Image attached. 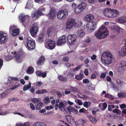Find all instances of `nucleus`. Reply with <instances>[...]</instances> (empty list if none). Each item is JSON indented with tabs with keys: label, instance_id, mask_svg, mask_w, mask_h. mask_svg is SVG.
Listing matches in <instances>:
<instances>
[{
	"label": "nucleus",
	"instance_id": "f257e3e1",
	"mask_svg": "<svg viewBox=\"0 0 126 126\" xmlns=\"http://www.w3.org/2000/svg\"><path fill=\"white\" fill-rule=\"evenodd\" d=\"M107 29L103 26H101L100 29L95 34V36L98 39H101L106 37L109 34Z\"/></svg>",
	"mask_w": 126,
	"mask_h": 126
},
{
	"label": "nucleus",
	"instance_id": "f03ea898",
	"mask_svg": "<svg viewBox=\"0 0 126 126\" xmlns=\"http://www.w3.org/2000/svg\"><path fill=\"white\" fill-rule=\"evenodd\" d=\"M112 55L110 52H103L101 57L102 62L106 64H109L111 62L112 59Z\"/></svg>",
	"mask_w": 126,
	"mask_h": 126
},
{
	"label": "nucleus",
	"instance_id": "7ed1b4c3",
	"mask_svg": "<svg viewBox=\"0 0 126 126\" xmlns=\"http://www.w3.org/2000/svg\"><path fill=\"white\" fill-rule=\"evenodd\" d=\"M19 19L22 25L26 27L29 25L30 17L28 15L22 14L19 16Z\"/></svg>",
	"mask_w": 126,
	"mask_h": 126
},
{
	"label": "nucleus",
	"instance_id": "20e7f679",
	"mask_svg": "<svg viewBox=\"0 0 126 126\" xmlns=\"http://www.w3.org/2000/svg\"><path fill=\"white\" fill-rule=\"evenodd\" d=\"M26 42L25 44V46L28 50H33L35 47V41L30 39L29 38L27 39Z\"/></svg>",
	"mask_w": 126,
	"mask_h": 126
},
{
	"label": "nucleus",
	"instance_id": "39448f33",
	"mask_svg": "<svg viewBox=\"0 0 126 126\" xmlns=\"http://www.w3.org/2000/svg\"><path fill=\"white\" fill-rule=\"evenodd\" d=\"M68 11L66 9L59 11L57 14V18L60 20L64 19L67 16Z\"/></svg>",
	"mask_w": 126,
	"mask_h": 126
},
{
	"label": "nucleus",
	"instance_id": "423d86ee",
	"mask_svg": "<svg viewBox=\"0 0 126 126\" xmlns=\"http://www.w3.org/2000/svg\"><path fill=\"white\" fill-rule=\"evenodd\" d=\"M38 30L39 28L38 26H34L32 25L30 29V33L32 37H35L37 35Z\"/></svg>",
	"mask_w": 126,
	"mask_h": 126
},
{
	"label": "nucleus",
	"instance_id": "0eeeda50",
	"mask_svg": "<svg viewBox=\"0 0 126 126\" xmlns=\"http://www.w3.org/2000/svg\"><path fill=\"white\" fill-rule=\"evenodd\" d=\"M77 35L75 34L69 35L67 37V42L70 45L73 44L76 40Z\"/></svg>",
	"mask_w": 126,
	"mask_h": 126
},
{
	"label": "nucleus",
	"instance_id": "6e6552de",
	"mask_svg": "<svg viewBox=\"0 0 126 126\" xmlns=\"http://www.w3.org/2000/svg\"><path fill=\"white\" fill-rule=\"evenodd\" d=\"M9 32L10 33H12V36H16L19 34V32L18 29L16 28V26H12L9 29Z\"/></svg>",
	"mask_w": 126,
	"mask_h": 126
},
{
	"label": "nucleus",
	"instance_id": "1a4fd4ad",
	"mask_svg": "<svg viewBox=\"0 0 126 126\" xmlns=\"http://www.w3.org/2000/svg\"><path fill=\"white\" fill-rule=\"evenodd\" d=\"M66 112L68 114H70L71 113L77 114L78 113V110L73 107L68 106L66 107Z\"/></svg>",
	"mask_w": 126,
	"mask_h": 126
},
{
	"label": "nucleus",
	"instance_id": "9d476101",
	"mask_svg": "<svg viewBox=\"0 0 126 126\" xmlns=\"http://www.w3.org/2000/svg\"><path fill=\"white\" fill-rule=\"evenodd\" d=\"M75 20L74 19L68 20L66 23V29H71L73 26H74V21Z\"/></svg>",
	"mask_w": 126,
	"mask_h": 126
},
{
	"label": "nucleus",
	"instance_id": "9b49d317",
	"mask_svg": "<svg viewBox=\"0 0 126 126\" xmlns=\"http://www.w3.org/2000/svg\"><path fill=\"white\" fill-rule=\"evenodd\" d=\"M55 43L53 41H48L45 44V47L51 49H54L55 47Z\"/></svg>",
	"mask_w": 126,
	"mask_h": 126
},
{
	"label": "nucleus",
	"instance_id": "f8f14e48",
	"mask_svg": "<svg viewBox=\"0 0 126 126\" xmlns=\"http://www.w3.org/2000/svg\"><path fill=\"white\" fill-rule=\"evenodd\" d=\"M66 42V36L65 35H63L58 38L57 44V45H61L62 44H65Z\"/></svg>",
	"mask_w": 126,
	"mask_h": 126
},
{
	"label": "nucleus",
	"instance_id": "ddd939ff",
	"mask_svg": "<svg viewBox=\"0 0 126 126\" xmlns=\"http://www.w3.org/2000/svg\"><path fill=\"white\" fill-rule=\"evenodd\" d=\"M94 23H92L91 26H88L87 25V29L88 31H89V32H90L94 31L96 27V24L94 22Z\"/></svg>",
	"mask_w": 126,
	"mask_h": 126
},
{
	"label": "nucleus",
	"instance_id": "4468645a",
	"mask_svg": "<svg viewBox=\"0 0 126 126\" xmlns=\"http://www.w3.org/2000/svg\"><path fill=\"white\" fill-rule=\"evenodd\" d=\"M111 13L110 18L116 17L118 16L120 14L118 10L113 9H111Z\"/></svg>",
	"mask_w": 126,
	"mask_h": 126
},
{
	"label": "nucleus",
	"instance_id": "2eb2a0df",
	"mask_svg": "<svg viewBox=\"0 0 126 126\" xmlns=\"http://www.w3.org/2000/svg\"><path fill=\"white\" fill-rule=\"evenodd\" d=\"M6 36L4 35L2 32H0V44H2L6 42L7 39Z\"/></svg>",
	"mask_w": 126,
	"mask_h": 126
},
{
	"label": "nucleus",
	"instance_id": "dca6fc26",
	"mask_svg": "<svg viewBox=\"0 0 126 126\" xmlns=\"http://www.w3.org/2000/svg\"><path fill=\"white\" fill-rule=\"evenodd\" d=\"M43 14L42 13V10L41 9L39 8L37 12H36L33 14H32L31 16L32 17H35L37 18L42 15Z\"/></svg>",
	"mask_w": 126,
	"mask_h": 126
},
{
	"label": "nucleus",
	"instance_id": "f3484780",
	"mask_svg": "<svg viewBox=\"0 0 126 126\" xmlns=\"http://www.w3.org/2000/svg\"><path fill=\"white\" fill-rule=\"evenodd\" d=\"M111 9L110 8L106 9L103 11V13L104 15L108 17H110L111 14Z\"/></svg>",
	"mask_w": 126,
	"mask_h": 126
},
{
	"label": "nucleus",
	"instance_id": "a211bd4d",
	"mask_svg": "<svg viewBox=\"0 0 126 126\" xmlns=\"http://www.w3.org/2000/svg\"><path fill=\"white\" fill-rule=\"evenodd\" d=\"M47 15L50 19H53L55 16V12L52 9H51L49 13Z\"/></svg>",
	"mask_w": 126,
	"mask_h": 126
},
{
	"label": "nucleus",
	"instance_id": "6ab92c4d",
	"mask_svg": "<svg viewBox=\"0 0 126 126\" xmlns=\"http://www.w3.org/2000/svg\"><path fill=\"white\" fill-rule=\"evenodd\" d=\"M64 105V103L62 102H60L59 103L58 109L62 111H65L66 112V108Z\"/></svg>",
	"mask_w": 126,
	"mask_h": 126
},
{
	"label": "nucleus",
	"instance_id": "aec40b11",
	"mask_svg": "<svg viewBox=\"0 0 126 126\" xmlns=\"http://www.w3.org/2000/svg\"><path fill=\"white\" fill-rule=\"evenodd\" d=\"M86 120H85L82 119L78 120L75 122V125L76 126H83L84 124L86 122Z\"/></svg>",
	"mask_w": 126,
	"mask_h": 126
},
{
	"label": "nucleus",
	"instance_id": "412c9836",
	"mask_svg": "<svg viewBox=\"0 0 126 126\" xmlns=\"http://www.w3.org/2000/svg\"><path fill=\"white\" fill-rule=\"evenodd\" d=\"M36 75L39 77H42L43 78H44L46 76L47 73L46 72L44 73L40 70H37L35 72Z\"/></svg>",
	"mask_w": 126,
	"mask_h": 126
},
{
	"label": "nucleus",
	"instance_id": "4be33fe9",
	"mask_svg": "<svg viewBox=\"0 0 126 126\" xmlns=\"http://www.w3.org/2000/svg\"><path fill=\"white\" fill-rule=\"evenodd\" d=\"M84 75L83 72L80 70V73L79 75H76L75 78L78 80H81L83 78Z\"/></svg>",
	"mask_w": 126,
	"mask_h": 126
},
{
	"label": "nucleus",
	"instance_id": "5701e85b",
	"mask_svg": "<svg viewBox=\"0 0 126 126\" xmlns=\"http://www.w3.org/2000/svg\"><path fill=\"white\" fill-rule=\"evenodd\" d=\"M120 56H124L126 54V49L124 47L121 48V50L119 52Z\"/></svg>",
	"mask_w": 126,
	"mask_h": 126
},
{
	"label": "nucleus",
	"instance_id": "b1692460",
	"mask_svg": "<svg viewBox=\"0 0 126 126\" xmlns=\"http://www.w3.org/2000/svg\"><path fill=\"white\" fill-rule=\"evenodd\" d=\"M94 18V16L93 15L89 14L87 15L85 17V20L88 22H90L91 20H93Z\"/></svg>",
	"mask_w": 126,
	"mask_h": 126
},
{
	"label": "nucleus",
	"instance_id": "393cba45",
	"mask_svg": "<svg viewBox=\"0 0 126 126\" xmlns=\"http://www.w3.org/2000/svg\"><path fill=\"white\" fill-rule=\"evenodd\" d=\"M120 68L123 70H125L126 69V62L125 61H122L120 63Z\"/></svg>",
	"mask_w": 126,
	"mask_h": 126
},
{
	"label": "nucleus",
	"instance_id": "a878e982",
	"mask_svg": "<svg viewBox=\"0 0 126 126\" xmlns=\"http://www.w3.org/2000/svg\"><path fill=\"white\" fill-rule=\"evenodd\" d=\"M22 55V53L20 52L17 53L15 55V57L17 62H18L19 63H21V61L20 60V59Z\"/></svg>",
	"mask_w": 126,
	"mask_h": 126
},
{
	"label": "nucleus",
	"instance_id": "bb28decb",
	"mask_svg": "<svg viewBox=\"0 0 126 126\" xmlns=\"http://www.w3.org/2000/svg\"><path fill=\"white\" fill-rule=\"evenodd\" d=\"M66 118L68 122L71 123L74 122V119L73 117L70 115H66Z\"/></svg>",
	"mask_w": 126,
	"mask_h": 126
},
{
	"label": "nucleus",
	"instance_id": "cd10ccee",
	"mask_svg": "<svg viewBox=\"0 0 126 126\" xmlns=\"http://www.w3.org/2000/svg\"><path fill=\"white\" fill-rule=\"evenodd\" d=\"M45 60V58L43 56H41L40 57L37 62V64L40 65L42 63H44V61Z\"/></svg>",
	"mask_w": 126,
	"mask_h": 126
},
{
	"label": "nucleus",
	"instance_id": "c85d7f7f",
	"mask_svg": "<svg viewBox=\"0 0 126 126\" xmlns=\"http://www.w3.org/2000/svg\"><path fill=\"white\" fill-rule=\"evenodd\" d=\"M77 34L78 36L82 37L84 35L85 33L82 30L80 29L77 31Z\"/></svg>",
	"mask_w": 126,
	"mask_h": 126
},
{
	"label": "nucleus",
	"instance_id": "c756f323",
	"mask_svg": "<svg viewBox=\"0 0 126 126\" xmlns=\"http://www.w3.org/2000/svg\"><path fill=\"white\" fill-rule=\"evenodd\" d=\"M34 71L33 68L32 66H30L28 67L26 71V73L28 74H31L33 73Z\"/></svg>",
	"mask_w": 126,
	"mask_h": 126
},
{
	"label": "nucleus",
	"instance_id": "7c9ffc66",
	"mask_svg": "<svg viewBox=\"0 0 126 126\" xmlns=\"http://www.w3.org/2000/svg\"><path fill=\"white\" fill-rule=\"evenodd\" d=\"M43 106V102L41 101L40 102L36 105V110H40Z\"/></svg>",
	"mask_w": 126,
	"mask_h": 126
},
{
	"label": "nucleus",
	"instance_id": "2f4dec72",
	"mask_svg": "<svg viewBox=\"0 0 126 126\" xmlns=\"http://www.w3.org/2000/svg\"><path fill=\"white\" fill-rule=\"evenodd\" d=\"M79 7L81 9L82 11L86 8L87 6L86 4L84 2H82L80 4L78 5Z\"/></svg>",
	"mask_w": 126,
	"mask_h": 126
},
{
	"label": "nucleus",
	"instance_id": "473e14b6",
	"mask_svg": "<svg viewBox=\"0 0 126 126\" xmlns=\"http://www.w3.org/2000/svg\"><path fill=\"white\" fill-rule=\"evenodd\" d=\"M47 91L45 89L38 90L36 91L35 93L36 94H40L47 93Z\"/></svg>",
	"mask_w": 126,
	"mask_h": 126
},
{
	"label": "nucleus",
	"instance_id": "72a5a7b5",
	"mask_svg": "<svg viewBox=\"0 0 126 126\" xmlns=\"http://www.w3.org/2000/svg\"><path fill=\"white\" fill-rule=\"evenodd\" d=\"M44 35L43 34H40L38 37V40L39 43L42 42L43 40Z\"/></svg>",
	"mask_w": 126,
	"mask_h": 126
},
{
	"label": "nucleus",
	"instance_id": "f704fd0d",
	"mask_svg": "<svg viewBox=\"0 0 126 126\" xmlns=\"http://www.w3.org/2000/svg\"><path fill=\"white\" fill-rule=\"evenodd\" d=\"M54 31V29L53 27L49 28L47 31V34L48 36H49L50 34H52Z\"/></svg>",
	"mask_w": 126,
	"mask_h": 126
},
{
	"label": "nucleus",
	"instance_id": "c9c22d12",
	"mask_svg": "<svg viewBox=\"0 0 126 126\" xmlns=\"http://www.w3.org/2000/svg\"><path fill=\"white\" fill-rule=\"evenodd\" d=\"M74 11L75 12L77 13H79L82 12L80 8L78 5L75 7Z\"/></svg>",
	"mask_w": 126,
	"mask_h": 126
},
{
	"label": "nucleus",
	"instance_id": "e433bc0d",
	"mask_svg": "<svg viewBox=\"0 0 126 126\" xmlns=\"http://www.w3.org/2000/svg\"><path fill=\"white\" fill-rule=\"evenodd\" d=\"M88 117L90 121L93 124H95L97 121V119H95L94 118H93L91 116H88Z\"/></svg>",
	"mask_w": 126,
	"mask_h": 126
},
{
	"label": "nucleus",
	"instance_id": "4c0bfd02",
	"mask_svg": "<svg viewBox=\"0 0 126 126\" xmlns=\"http://www.w3.org/2000/svg\"><path fill=\"white\" fill-rule=\"evenodd\" d=\"M58 79L60 80L63 82H66L67 80L66 78L63 77L61 75H59L58 77Z\"/></svg>",
	"mask_w": 126,
	"mask_h": 126
},
{
	"label": "nucleus",
	"instance_id": "58836bf2",
	"mask_svg": "<svg viewBox=\"0 0 126 126\" xmlns=\"http://www.w3.org/2000/svg\"><path fill=\"white\" fill-rule=\"evenodd\" d=\"M124 17H119L116 19V21L117 22L122 23H124Z\"/></svg>",
	"mask_w": 126,
	"mask_h": 126
},
{
	"label": "nucleus",
	"instance_id": "ea45409f",
	"mask_svg": "<svg viewBox=\"0 0 126 126\" xmlns=\"http://www.w3.org/2000/svg\"><path fill=\"white\" fill-rule=\"evenodd\" d=\"M31 87V83L30 82H29V85H25L24 86L23 88V90L24 91H26L30 88Z\"/></svg>",
	"mask_w": 126,
	"mask_h": 126
},
{
	"label": "nucleus",
	"instance_id": "a19ab883",
	"mask_svg": "<svg viewBox=\"0 0 126 126\" xmlns=\"http://www.w3.org/2000/svg\"><path fill=\"white\" fill-rule=\"evenodd\" d=\"M116 82L118 85L120 86H122L123 84L124 83L123 81L119 79H117Z\"/></svg>",
	"mask_w": 126,
	"mask_h": 126
},
{
	"label": "nucleus",
	"instance_id": "79ce46f5",
	"mask_svg": "<svg viewBox=\"0 0 126 126\" xmlns=\"http://www.w3.org/2000/svg\"><path fill=\"white\" fill-rule=\"evenodd\" d=\"M91 104V103L90 102L85 101L83 102V105L84 107L88 108L90 106Z\"/></svg>",
	"mask_w": 126,
	"mask_h": 126
},
{
	"label": "nucleus",
	"instance_id": "37998d69",
	"mask_svg": "<svg viewBox=\"0 0 126 126\" xmlns=\"http://www.w3.org/2000/svg\"><path fill=\"white\" fill-rule=\"evenodd\" d=\"M75 20L74 21V26L77 27L80 26L82 24V23L80 21H78L77 22H75Z\"/></svg>",
	"mask_w": 126,
	"mask_h": 126
},
{
	"label": "nucleus",
	"instance_id": "c03bdc74",
	"mask_svg": "<svg viewBox=\"0 0 126 126\" xmlns=\"http://www.w3.org/2000/svg\"><path fill=\"white\" fill-rule=\"evenodd\" d=\"M74 74L73 73L69 72L67 75V77L69 78H73L74 77Z\"/></svg>",
	"mask_w": 126,
	"mask_h": 126
},
{
	"label": "nucleus",
	"instance_id": "a18cd8bd",
	"mask_svg": "<svg viewBox=\"0 0 126 126\" xmlns=\"http://www.w3.org/2000/svg\"><path fill=\"white\" fill-rule=\"evenodd\" d=\"M7 95L6 93L4 92L0 94V98L2 99L5 97Z\"/></svg>",
	"mask_w": 126,
	"mask_h": 126
},
{
	"label": "nucleus",
	"instance_id": "49530a36",
	"mask_svg": "<svg viewBox=\"0 0 126 126\" xmlns=\"http://www.w3.org/2000/svg\"><path fill=\"white\" fill-rule=\"evenodd\" d=\"M44 102L46 103L47 104L49 103L50 102V100L48 97H47L45 98L44 100Z\"/></svg>",
	"mask_w": 126,
	"mask_h": 126
},
{
	"label": "nucleus",
	"instance_id": "de8ad7c7",
	"mask_svg": "<svg viewBox=\"0 0 126 126\" xmlns=\"http://www.w3.org/2000/svg\"><path fill=\"white\" fill-rule=\"evenodd\" d=\"M113 112L114 113H116L119 115L121 114V112L120 110L119 109H114L113 110Z\"/></svg>",
	"mask_w": 126,
	"mask_h": 126
},
{
	"label": "nucleus",
	"instance_id": "09e8293b",
	"mask_svg": "<svg viewBox=\"0 0 126 126\" xmlns=\"http://www.w3.org/2000/svg\"><path fill=\"white\" fill-rule=\"evenodd\" d=\"M114 105L112 104L111 105H108V110L110 111H112V109H113L114 107Z\"/></svg>",
	"mask_w": 126,
	"mask_h": 126
},
{
	"label": "nucleus",
	"instance_id": "8fccbe9b",
	"mask_svg": "<svg viewBox=\"0 0 126 126\" xmlns=\"http://www.w3.org/2000/svg\"><path fill=\"white\" fill-rule=\"evenodd\" d=\"M103 105V108L102 109V110H105L107 106V104L106 102H105L103 103L102 105Z\"/></svg>",
	"mask_w": 126,
	"mask_h": 126
},
{
	"label": "nucleus",
	"instance_id": "3c124183",
	"mask_svg": "<svg viewBox=\"0 0 126 126\" xmlns=\"http://www.w3.org/2000/svg\"><path fill=\"white\" fill-rule=\"evenodd\" d=\"M87 112V110L84 108L81 109L79 110V112L80 113H86Z\"/></svg>",
	"mask_w": 126,
	"mask_h": 126
},
{
	"label": "nucleus",
	"instance_id": "603ef678",
	"mask_svg": "<svg viewBox=\"0 0 126 126\" xmlns=\"http://www.w3.org/2000/svg\"><path fill=\"white\" fill-rule=\"evenodd\" d=\"M32 6L31 5V4L28 2L27 3L25 7V8H27L28 9H30L31 8Z\"/></svg>",
	"mask_w": 126,
	"mask_h": 126
},
{
	"label": "nucleus",
	"instance_id": "864d4df0",
	"mask_svg": "<svg viewBox=\"0 0 126 126\" xmlns=\"http://www.w3.org/2000/svg\"><path fill=\"white\" fill-rule=\"evenodd\" d=\"M69 58L67 56L63 57L62 59V60L63 61L66 62H68L69 61Z\"/></svg>",
	"mask_w": 126,
	"mask_h": 126
},
{
	"label": "nucleus",
	"instance_id": "5fc2aeb1",
	"mask_svg": "<svg viewBox=\"0 0 126 126\" xmlns=\"http://www.w3.org/2000/svg\"><path fill=\"white\" fill-rule=\"evenodd\" d=\"M42 122H38L35 123L33 126H41Z\"/></svg>",
	"mask_w": 126,
	"mask_h": 126
},
{
	"label": "nucleus",
	"instance_id": "6e6d98bb",
	"mask_svg": "<svg viewBox=\"0 0 126 126\" xmlns=\"http://www.w3.org/2000/svg\"><path fill=\"white\" fill-rule=\"evenodd\" d=\"M70 89L72 90V92H76L77 91V89L75 87H73L72 86L71 87Z\"/></svg>",
	"mask_w": 126,
	"mask_h": 126
},
{
	"label": "nucleus",
	"instance_id": "4d7b16f0",
	"mask_svg": "<svg viewBox=\"0 0 126 126\" xmlns=\"http://www.w3.org/2000/svg\"><path fill=\"white\" fill-rule=\"evenodd\" d=\"M84 74L86 76H87L88 75V71L87 69L85 68L84 70Z\"/></svg>",
	"mask_w": 126,
	"mask_h": 126
},
{
	"label": "nucleus",
	"instance_id": "13d9d810",
	"mask_svg": "<svg viewBox=\"0 0 126 126\" xmlns=\"http://www.w3.org/2000/svg\"><path fill=\"white\" fill-rule=\"evenodd\" d=\"M30 105L31 108L32 110H35V106L33 103H30Z\"/></svg>",
	"mask_w": 126,
	"mask_h": 126
},
{
	"label": "nucleus",
	"instance_id": "bf43d9fd",
	"mask_svg": "<svg viewBox=\"0 0 126 126\" xmlns=\"http://www.w3.org/2000/svg\"><path fill=\"white\" fill-rule=\"evenodd\" d=\"M53 108V107L51 105L50 106H48L45 107V109L46 110H49Z\"/></svg>",
	"mask_w": 126,
	"mask_h": 126
},
{
	"label": "nucleus",
	"instance_id": "052dcab7",
	"mask_svg": "<svg viewBox=\"0 0 126 126\" xmlns=\"http://www.w3.org/2000/svg\"><path fill=\"white\" fill-rule=\"evenodd\" d=\"M20 86V85L19 84H18L17 85H16L14 86L13 87H12L11 88H10L9 89H11L12 90H14L16 89V88L18 87L19 86Z\"/></svg>",
	"mask_w": 126,
	"mask_h": 126
},
{
	"label": "nucleus",
	"instance_id": "680f3d73",
	"mask_svg": "<svg viewBox=\"0 0 126 126\" xmlns=\"http://www.w3.org/2000/svg\"><path fill=\"white\" fill-rule=\"evenodd\" d=\"M89 82V80L87 79H85L83 80V83L86 84L87 83H88Z\"/></svg>",
	"mask_w": 126,
	"mask_h": 126
},
{
	"label": "nucleus",
	"instance_id": "e2e57ef3",
	"mask_svg": "<svg viewBox=\"0 0 126 126\" xmlns=\"http://www.w3.org/2000/svg\"><path fill=\"white\" fill-rule=\"evenodd\" d=\"M38 101V99L36 98H34L32 100V102L34 103H37Z\"/></svg>",
	"mask_w": 126,
	"mask_h": 126
},
{
	"label": "nucleus",
	"instance_id": "0e129e2a",
	"mask_svg": "<svg viewBox=\"0 0 126 126\" xmlns=\"http://www.w3.org/2000/svg\"><path fill=\"white\" fill-rule=\"evenodd\" d=\"M90 41L91 39L90 38L88 37L85 40V42L87 43H88L90 42Z\"/></svg>",
	"mask_w": 126,
	"mask_h": 126
},
{
	"label": "nucleus",
	"instance_id": "69168bd1",
	"mask_svg": "<svg viewBox=\"0 0 126 126\" xmlns=\"http://www.w3.org/2000/svg\"><path fill=\"white\" fill-rule=\"evenodd\" d=\"M120 107L121 109L126 108V105L125 104H123L120 105Z\"/></svg>",
	"mask_w": 126,
	"mask_h": 126
},
{
	"label": "nucleus",
	"instance_id": "338daca9",
	"mask_svg": "<svg viewBox=\"0 0 126 126\" xmlns=\"http://www.w3.org/2000/svg\"><path fill=\"white\" fill-rule=\"evenodd\" d=\"M79 97L80 98L82 99L87 98H88V96L85 94L82 95L81 96H79Z\"/></svg>",
	"mask_w": 126,
	"mask_h": 126
},
{
	"label": "nucleus",
	"instance_id": "774afa93",
	"mask_svg": "<svg viewBox=\"0 0 126 126\" xmlns=\"http://www.w3.org/2000/svg\"><path fill=\"white\" fill-rule=\"evenodd\" d=\"M30 124L29 122H26L22 124V126H29Z\"/></svg>",
	"mask_w": 126,
	"mask_h": 126
}]
</instances>
